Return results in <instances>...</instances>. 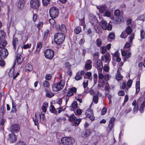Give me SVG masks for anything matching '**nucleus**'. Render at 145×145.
I'll list each match as a JSON object with an SVG mask.
<instances>
[{
    "mask_svg": "<svg viewBox=\"0 0 145 145\" xmlns=\"http://www.w3.org/2000/svg\"><path fill=\"white\" fill-rule=\"evenodd\" d=\"M65 38V35L62 33H58L54 36V41L57 44H60L63 42Z\"/></svg>",
    "mask_w": 145,
    "mask_h": 145,
    "instance_id": "f257e3e1",
    "label": "nucleus"
},
{
    "mask_svg": "<svg viewBox=\"0 0 145 145\" xmlns=\"http://www.w3.org/2000/svg\"><path fill=\"white\" fill-rule=\"evenodd\" d=\"M61 141L63 145H72L75 141L73 137H65L61 138Z\"/></svg>",
    "mask_w": 145,
    "mask_h": 145,
    "instance_id": "f03ea898",
    "label": "nucleus"
},
{
    "mask_svg": "<svg viewBox=\"0 0 145 145\" xmlns=\"http://www.w3.org/2000/svg\"><path fill=\"white\" fill-rule=\"evenodd\" d=\"M50 16L52 18H55L57 17L59 14V10L55 7H51L49 10Z\"/></svg>",
    "mask_w": 145,
    "mask_h": 145,
    "instance_id": "7ed1b4c3",
    "label": "nucleus"
},
{
    "mask_svg": "<svg viewBox=\"0 0 145 145\" xmlns=\"http://www.w3.org/2000/svg\"><path fill=\"white\" fill-rule=\"evenodd\" d=\"M12 44L15 52L17 50L18 51H22V47H20V45L18 43V40L17 38H14L13 39L12 41Z\"/></svg>",
    "mask_w": 145,
    "mask_h": 145,
    "instance_id": "20e7f679",
    "label": "nucleus"
},
{
    "mask_svg": "<svg viewBox=\"0 0 145 145\" xmlns=\"http://www.w3.org/2000/svg\"><path fill=\"white\" fill-rule=\"evenodd\" d=\"M99 24L104 30H111L112 29V25L110 24L107 25L105 20H102L99 22Z\"/></svg>",
    "mask_w": 145,
    "mask_h": 145,
    "instance_id": "39448f33",
    "label": "nucleus"
},
{
    "mask_svg": "<svg viewBox=\"0 0 145 145\" xmlns=\"http://www.w3.org/2000/svg\"><path fill=\"white\" fill-rule=\"evenodd\" d=\"M44 54L46 58L50 59L53 58L54 53L52 50L50 49H48L45 50Z\"/></svg>",
    "mask_w": 145,
    "mask_h": 145,
    "instance_id": "423d86ee",
    "label": "nucleus"
},
{
    "mask_svg": "<svg viewBox=\"0 0 145 145\" xmlns=\"http://www.w3.org/2000/svg\"><path fill=\"white\" fill-rule=\"evenodd\" d=\"M94 66L98 71V72H101L103 69V65L101 60L98 59L94 65Z\"/></svg>",
    "mask_w": 145,
    "mask_h": 145,
    "instance_id": "0eeeda50",
    "label": "nucleus"
},
{
    "mask_svg": "<svg viewBox=\"0 0 145 145\" xmlns=\"http://www.w3.org/2000/svg\"><path fill=\"white\" fill-rule=\"evenodd\" d=\"M16 59L18 64H20L23 61V59L21 55L22 54V51H18L17 50L16 51Z\"/></svg>",
    "mask_w": 145,
    "mask_h": 145,
    "instance_id": "6e6552de",
    "label": "nucleus"
},
{
    "mask_svg": "<svg viewBox=\"0 0 145 145\" xmlns=\"http://www.w3.org/2000/svg\"><path fill=\"white\" fill-rule=\"evenodd\" d=\"M86 116L89 118L91 120L93 121L95 119L93 110L91 109H88L86 111Z\"/></svg>",
    "mask_w": 145,
    "mask_h": 145,
    "instance_id": "1a4fd4ad",
    "label": "nucleus"
},
{
    "mask_svg": "<svg viewBox=\"0 0 145 145\" xmlns=\"http://www.w3.org/2000/svg\"><path fill=\"white\" fill-rule=\"evenodd\" d=\"M30 5L32 8L36 9L39 8V2L38 0H31Z\"/></svg>",
    "mask_w": 145,
    "mask_h": 145,
    "instance_id": "9d476101",
    "label": "nucleus"
},
{
    "mask_svg": "<svg viewBox=\"0 0 145 145\" xmlns=\"http://www.w3.org/2000/svg\"><path fill=\"white\" fill-rule=\"evenodd\" d=\"M8 54V51L5 48L1 49L0 50V57L2 59L5 58Z\"/></svg>",
    "mask_w": 145,
    "mask_h": 145,
    "instance_id": "9b49d317",
    "label": "nucleus"
},
{
    "mask_svg": "<svg viewBox=\"0 0 145 145\" xmlns=\"http://www.w3.org/2000/svg\"><path fill=\"white\" fill-rule=\"evenodd\" d=\"M89 20L91 25H95L97 23L98 21L95 16L94 15L90 14L89 15Z\"/></svg>",
    "mask_w": 145,
    "mask_h": 145,
    "instance_id": "f8f14e48",
    "label": "nucleus"
},
{
    "mask_svg": "<svg viewBox=\"0 0 145 145\" xmlns=\"http://www.w3.org/2000/svg\"><path fill=\"white\" fill-rule=\"evenodd\" d=\"M111 57L109 53H107L105 55L101 57L102 60L106 63H108L110 61Z\"/></svg>",
    "mask_w": 145,
    "mask_h": 145,
    "instance_id": "ddd939ff",
    "label": "nucleus"
},
{
    "mask_svg": "<svg viewBox=\"0 0 145 145\" xmlns=\"http://www.w3.org/2000/svg\"><path fill=\"white\" fill-rule=\"evenodd\" d=\"M85 73V71L84 70H82L80 71H79L76 74L75 77V79L77 80H78L81 79L82 78V76Z\"/></svg>",
    "mask_w": 145,
    "mask_h": 145,
    "instance_id": "4468645a",
    "label": "nucleus"
},
{
    "mask_svg": "<svg viewBox=\"0 0 145 145\" xmlns=\"http://www.w3.org/2000/svg\"><path fill=\"white\" fill-rule=\"evenodd\" d=\"M92 62L91 60H88L86 61L85 63L84 69L87 70L91 69L92 68L91 64Z\"/></svg>",
    "mask_w": 145,
    "mask_h": 145,
    "instance_id": "2eb2a0df",
    "label": "nucleus"
},
{
    "mask_svg": "<svg viewBox=\"0 0 145 145\" xmlns=\"http://www.w3.org/2000/svg\"><path fill=\"white\" fill-rule=\"evenodd\" d=\"M131 54V52H127L126 50H124L121 52L122 56H125L124 61L125 60L130 57Z\"/></svg>",
    "mask_w": 145,
    "mask_h": 145,
    "instance_id": "dca6fc26",
    "label": "nucleus"
},
{
    "mask_svg": "<svg viewBox=\"0 0 145 145\" xmlns=\"http://www.w3.org/2000/svg\"><path fill=\"white\" fill-rule=\"evenodd\" d=\"M20 130L19 126L17 124L13 125L10 127V131L11 132H16Z\"/></svg>",
    "mask_w": 145,
    "mask_h": 145,
    "instance_id": "f3484780",
    "label": "nucleus"
},
{
    "mask_svg": "<svg viewBox=\"0 0 145 145\" xmlns=\"http://www.w3.org/2000/svg\"><path fill=\"white\" fill-rule=\"evenodd\" d=\"M76 91V89L74 87L71 88L67 94V96H71L73 95Z\"/></svg>",
    "mask_w": 145,
    "mask_h": 145,
    "instance_id": "a211bd4d",
    "label": "nucleus"
},
{
    "mask_svg": "<svg viewBox=\"0 0 145 145\" xmlns=\"http://www.w3.org/2000/svg\"><path fill=\"white\" fill-rule=\"evenodd\" d=\"M114 14L115 15L118 17V19H117L118 22H121L123 21V18H119V17L120 16V10L118 9H116L115 10L114 12Z\"/></svg>",
    "mask_w": 145,
    "mask_h": 145,
    "instance_id": "6ab92c4d",
    "label": "nucleus"
},
{
    "mask_svg": "<svg viewBox=\"0 0 145 145\" xmlns=\"http://www.w3.org/2000/svg\"><path fill=\"white\" fill-rule=\"evenodd\" d=\"M16 140V137L14 133L11 134L9 135V138H8V140L10 142H13L15 141Z\"/></svg>",
    "mask_w": 145,
    "mask_h": 145,
    "instance_id": "aec40b11",
    "label": "nucleus"
},
{
    "mask_svg": "<svg viewBox=\"0 0 145 145\" xmlns=\"http://www.w3.org/2000/svg\"><path fill=\"white\" fill-rule=\"evenodd\" d=\"M97 8L99 10L100 13H103L106 10L105 6H98L97 7Z\"/></svg>",
    "mask_w": 145,
    "mask_h": 145,
    "instance_id": "412c9836",
    "label": "nucleus"
},
{
    "mask_svg": "<svg viewBox=\"0 0 145 145\" xmlns=\"http://www.w3.org/2000/svg\"><path fill=\"white\" fill-rule=\"evenodd\" d=\"M24 4V0H20L18 5V7L20 10H22L23 8Z\"/></svg>",
    "mask_w": 145,
    "mask_h": 145,
    "instance_id": "4be33fe9",
    "label": "nucleus"
},
{
    "mask_svg": "<svg viewBox=\"0 0 145 145\" xmlns=\"http://www.w3.org/2000/svg\"><path fill=\"white\" fill-rule=\"evenodd\" d=\"M57 84L58 85V88H59V89L61 90L63 88L64 86L65 85L64 81L63 80H61L60 82Z\"/></svg>",
    "mask_w": 145,
    "mask_h": 145,
    "instance_id": "5701e85b",
    "label": "nucleus"
},
{
    "mask_svg": "<svg viewBox=\"0 0 145 145\" xmlns=\"http://www.w3.org/2000/svg\"><path fill=\"white\" fill-rule=\"evenodd\" d=\"M15 69L14 67H12L11 68L8 72V75L10 77H12L14 74Z\"/></svg>",
    "mask_w": 145,
    "mask_h": 145,
    "instance_id": "b1692460",
    "label": "nucleus"
},
{
    "mask_svg": "<svg viewBox=\"0 0 145 145\" xmlns=\"http://www.w3.org/2000/svg\"><path fill=\"white\" fill-rule=\"evenodd\" d=\"M136 93L138 94L140 90V82L139 81H137L136 82Z\"/></svg>",
    "mask_w": 145,
    "mask_h": 145,
    "instance_id": "393cba45",
    "label": "nucleus"
},
{
    "mask_svg": "<svg viewBox=\"0 0 145 145\" xmlns=\"http://www.w3.org/2000/svg\"><path fill=\"white\" fill-rule=\"evenodd\" d=\"M38 114V113H36L35 114V119H33V121L34 122L35 125H37L38 124V122L39 121H40V119L39 118H39L37 117V114Z\"/></svg>",
    "mask_w": 145,
    "mask_h": 145,
    "instance_id": "a878e982",
    "label": "nucleus"
},
{
    "mask_svg": "<svg viewBox=\"0 0 145 145\" xmlns=\"http://www.w3.org/2000/svg\"><path fill=\"white\" fill-rule=\"evenodd\" d=\"M7 44V42L5 40L0 42V48L2 49L5 48Z\"/></svg>",
    "mask_w": 145,
    "mask_h": 145,
    "instance_id": "bb28decb",
    "label": "nucleus"
},
{
    "mask_svg": "<svg viewBox=\"0 0 145 145\" xmlns=\"http://www.w3.org/2000/svg\"><path fill=\"white\" fill-rule=\"evenodd\" d=\"M52 89L53 91H57L59 90H60L59 88H58V85L57 84H53L52 86Z\"/></svg>",
    "mask_w": 145,
    "mask_h": 145,
    "instance_id": "cd10ccee",
    "label": "nucleus"
},
{
    "mask_svg": "<svg viewBox=\"0 0 145 145\" xmlns=\"http://www.w3.org/2000/svg\"><path fill=\"white\" fill-rule=\"evenodd\" d=\"M5 36V33L3 30H0V41L4 39Z\"/></svg>",
    "mask_w": 145,
    "mask_h": 145,
    "instance_id": "c85d7f7f",
    "label": "nucleus"
},
{
    "mask_svg": "<svg viewBox=\"0 0 145 145\" xmlns=\"http://www.w3.org/2000/svg\"><path fill=\"white\" fill-rule=\"evenodd\" d=\"M42 46V43L40 42H38L37 46L36 52H39L41 49Z\"/></svg>",
    "mask_w": 145,
    "mask_h": 145,
    "instance_id": "c756f323",
    "label": "nucleus"
},
{
    "mask_svg": "<svg viewBox=\"0 0 145 145\" xmlns=\"http://www.w3.org/2000/svg\"><path fill=\"white\" fill-rule=\"evenodd\" d=\"M66 116L69 118V120L71 121H72L75 119V116L74 114H72L70 116H69L68 114H66Z\"/></svg>",
    "mask_w": 145,
    "mask_h": 145,
    "instance_id": "7c9ffc66",
    "label": "nucleus"
},
{
    "mask_svg": "<svg viewBox=\"0 0 145 145\" xmlns=\"http://www.w3.org/2000/svg\"><path fill=\"white\" fill-rule=\"evenodd\" d=\"M54 18L50 19L49 20L50 23V24L52 27H53L56 26V22L55 20L53 19Z\"/></svg>",
    "mask_w": 145,
    "mask_h": 145,
    "instance_id": "2f4dec72",
    "label": "nucleus"
},
{
    "mask_svg": "<svg viewBox=\"0 0 145 145\" xmlns=\"http://www.w3.org/2000/svg\"><path fill=\"white\" fill-rule=\"evenodd\" d=\"M122 78V76H121L120 71L119 70H118L117 71V74L116 76V78L118 81L120 80Z\"/></svg>",
    "mask_w": 145,
    "mask_h": 145,
    "instance_id": "473e14b6",
    "label": "nucleus"
},
{
    "mask_svg": "<svg viewBox=\"0 0 145 145\" xmlns=\"http://www.w3.org/2000/svg\"><path fill=\"white\" fill-rule=\"evenodd\" d=\"M145 107V101H144L142 104H141L140 108V111L141 113H142L144 111V108Z\"/></svg>",
    "mask_w": 145,
    "mask_h": 145,
    "instance_id": "72a5a7b5",
    "label": "nucleus"
},
{
    "mask_svg": "<svg viewBox=\"0 0 145 145\" xmlns=\"http://www.w3.org/2000/svg\"><path fill=\"white\" fill-rule=\"evenodd\" d=\"M25 69L26 72H30L32 70L33 67L31 65L28 64L27 65Z\"/></svg>",
    "mask_w": 145,
    "mask_h": 145,
    "instance_id": "f704fd0d",
    "label": "nucleus"
},
{
    "mask_svg": "<svg viewBox=\"0 0 145 145\" xmlns=\"http://www.w3.org/2000/svg\"><path fill=\"white\" fill-rule=\"evenodd\" d=\"M140 35L141 37L140 40L142 41V40L143 39H144L145 37V32L144 30L142 29H141L140 30Z\"/></svg>",
    "mask_w": 145,
    "mask_h": 145,
    "instance_id": "c9c22d12",
    "label": "nucleus"
},
{
    "mask_svg": "<svg viewBox=\"0 0 145 145\" xmlns=\"http://www.w3.org/2000/svg\"><path fill=\"white\" fill-rule=\"evenodd\" d=\"M50 110L52 113H54V114H57V112L55 110L54 106L53 105H50Z\"/></svg>",
    "mask_w": 145,
    "mask_h": 145,
    "instance_id": "e433bc0d",
    "label": "nucleus"
},
{
    "mask_svg": "<svg viewBox=\"0 0 145 145\" xmlns=\"http://www.w3.org/2000/svg\"><path fill=\"white\" fill-rule=\"evenodd\" d=\"M81 29L80 27H78L74 29V32L76 34H78L81 31Z\"/></svg>",
    "mask_w": 145,
    "mask_h": 145,
    "instance_id": "4c0bfd02",
    "label": "nucleus"
},
{
    "mask_svg": "<svg viewBox=\"0 0 145 145\" xmlns=\"http://www.w3.org/2000/svg\"><path fill=\"white\" fill-rule=\"evenodd\" d=\"M93 99L95 103L97 104L98 103V95H94L93 97Z\"/></svg>",
    "mask_w": 145,
    "mask_h": 145,
    "instance_id": "58836bf2",
    "label": "nucleus"
},
{
    "mask_svg": "<svg viewBox=\"0 0 145 145\" xmlns=\"http://www.w3.org/2000/svg\"><path fill=\"white\" fill-rule=\"evenodd\" d=\"M127 86L128 87V88H127L125 90V91L126 92H127L128 89L131 86L132 84V81L131 80H129L127 83Z\"/></svg>",
    "mask_w": 145,
    "mask_h": 145,
    "instance_id": "ea45409f",
    "label": "nucleus"
},
{
    "mask_svg": "<svg viewBox=\"0 0 145 145\" xmlns=\"http://www.w3.org/2000/svg\"><path fill=\"white\" fill-rule=\"evenodd\" d=\"M126 32L128 34H129L132 32V30L130 26H128L126 29Z\"/></svg>",
    "mask_w": 145,
    "mask_h": 145,
    "instance_id": "a19ab883",
    "label": "nucleus"
},
{
    "mask_svg": "<svg viewBox=\"0 0 145 145\" xmlns=\"http://www.w3.org/2000/svg\"><path fill=\"white\" fill-rule=\"evenodd\" d=\"M102 42L101 40L98 38L97 39L96 41V44L98 47H99L102 44Z\"/></svg>",
    "mask_w": 145,
    "mask_h": 145,
    "instance_id": "79ce46f5",
    "label": "nucleus"
},
{
    "mask_svg": "<svg viewBox=\"0 0 145 145\" xmlns=\"http://www.w3.org/2000/svg\"><path fill=\"white\" fill-rule=\"evenodd\" d=\"M54 95V93L52 92H50V91L46 93V97L48 98H51Z\"/></svg>",
    "mask_w": 145,
    "mask_h": 145,
    "instance_id": "37998d69",
    "label": "nucleus"
},
{
    "mask_svg": "<svg viewBox=\"0 0 145 145\" xmlns=\"http://www.w3.org/2000/svg\"><path fill=\"white\" fill-rule=\"evenodd\" d=\"M115 36V34L112 32H111L109 34L108 37H109L110 39H114Z\"/></svg>",
    "mask_w": 145,
    "mask_h": 145,
    "instance_id": "c03bdc74",
    "label": "nucleus"
},
{
    "mask_svg": "<svg viewBox=\"0 0 145 145\" xmlns=\"http://www.w3.org/2000/svg\"><path fill=\"white\" fill-rule=\"evenodd\" d=\"M43 105H44L42 107L41 109L43 112H46V106H48V104L47 103H44Z\"/></svg>",
    "mask_w": 145,
    "mask_h": 145,
    "instance_id": "a18cd8bd",
    "label": "nucleus"
},
{
    "mask_svg": "<svg viewBox=\"0 0 145 145\" xmlns=\"http://www.w3.org/2000/svg\"><path fill=\"white\" fill-rule=\"evenodd\" d=\"M12 108L11 110V112H16V106L15 104H14L13 101L12 102Z\"/></svg>",
    "mask_w": 145,
    "mask_h": 145,
    "instance_id": "49530a36",
    "label": "nucleus"
},
{
    "mask_svg": "<svg viewBox=\"0 0 145 145\" xmlns=\"http://www.w3.org/2000/svg\"><path fill=\"white\" fill-rule=\"evenodd\" d=\"M43 84L44 87L47 88H48L50 87L49 82L46 80H45Z\"/></svg>",
    "mask_w": 145,
    "mask_h": 145,
    "instance_id": "de8ad7c7",
    "label": "nucleus"
},
{
    "mask_svg": "<svg viewBox=\"0 0 145 145\" xmlns=\"http://www.w3.org/2000/svg\"><path fill=\"white\" fill-rule=\"evenodd\" d=\"M78 106V104L76 101H74L72 103L71 106L73 108H76Z\"/></svg>",
    "mask_w": 145,
    "mask_h": 145,
    "instance_id": "09e8293b",
    "label": "nucleus"
},
{
    "mask_svg": "<svg viewBox=\"0 0 145 145\" xmlns=\"http://www.w3.org/2000/svg\"><path fill=\"white\" fill-rule=\"evenodd\" d=\"M138 20L144 21L145 20V14L140 15L138 17Z\"/></svg>",
    "mask_w": 145,
    "mask_h": 145,
    "instance_id": "8fccbe9b",
    "label": "nucleus"
},
{
    "mask_svg": "<svg viewBox=\"0 0 145 145\" xmlns=\"http://www.w3.org/2000/svg\"><path fill=\"white\" fill-rule=\"evenodd\" d=\"M135 35L133 33L131 34L129 36V42L131 43L132 42L133 39L134 38Z\"/></svg>",
    "mask_w": 145,
    "mask_h": 145,
    "instance_id": "3c124183",
    "label": "nucleus"
},
{
    "mask_svg": "<svg viewBox=\"0 0 145 145\" xmlns=\"http://www.w3.org/2000/svg\"><path fill=\"white\" fill-rule=\"evenodd\" d=\"M95 25L94 27V29L97 32V33L100 32L101 31L100 30V29H101V28L98 25Z\"/></svg>",
    "mask_w": 145,
    "mask_h": 145,
    "instance_id": "603ef678",
    "label": "nucleus"
},
{
    "mask_svg": "<svg viewBox=\"0 0 145 145\" xmlns=\"http://www.w3.org/2000/svg\"><path fill=\"white\" fill-rule=\"evenodd\" d=\"M50 2V0H42V3L43 5L47 6Z\"/></svg>",
    "mask_w": 145,
    "mask_h": 145,
    "instance_id": "864d4df0",
    "label": "nucleus"
},
{
    "mask_svg": "<svg viewBox=\"0 0 145 145\" xmlns=\"http://www.w3.org/2000/svg\"><path fill=\"white\" fill-rule=\"evenodd\" d=\"M86 74L87 76L88 77V78L91 80L92 78V77L91 76V73L90 72H87V73H86Z\"/></svg>",
    "mask_w": 145,
    "mask_h": 145,
    "instance_id": "5fc2aeb1",
    "label": "nucleus"
},
{
    "mask_svg": "<svg viewBox=\"0 0 145 145\" xmlns=\"http://www.w3.org/2000/svg\"><path fill=\"white\" fill-rule=\"evenodd\" d=\"M4 113V107L1 106L0 108V117H1L3 116Z\"/></svg>",
    "mask_w": 145,
    "mask_h": 145,
    "instance_id": "6e6d98bb",
    "label": "nucleus"
},
{
    "mask_svg": "<svg viewBox=\"0 0 145 145\" xmlns=\"http://www.w3.org/2000/svg\"><path fill=\"white\" fill-rule=\"evenodd\" d=\"M90 134V132L89 130H87L86 131L85 133L84 134V136H83V135H82V136L83 137H84L85 136L86 137H87L89 136Z\"/></svg>",
    "mask_w": 145,
    "mask_h": 145,
    "instance_id": "4d7b16f0",
    "label": "nucleus"
},
{
    "mask_svg": "<svg viewBox=\"0 0 145 145\" xmlns=\"http://www.w3.org/2000/svg\"><path fill=\"white\" fill-rule=\"evenodd\" d=\"M103 15L104 16H106L107 17H109L111 15V14L109 11H106L103 14Z\"/></svg>",
    "mask_w": 145,
    "mask_h": 145,
    "instance_id": "13d9d810",
    "label": "nucleus"
},
{
    "mask_svg": "<svg viewBox=\"0 0 145 145\" xmlns=\"http://www.w3.org/2000/svg\"><path fill=\"white\" fill-rule=\"evenodd\" d=\"M60 29L63 32H65L66 31V28L65 26L64 25H61V27L60 28Z\"/></svg>",
    "mask_w": 145,
    "mask_h": 145,
    "instance_id": "bf43d9fd",
    "label": "nucleus"
},
{
    "mask_svg": "<svg viewBox=\"0 0 145 145\" xmlns=\"http://www.w3.org/2000/svg\"><path fill=\"white\" fill-rule=\"evenodd\" d=\"M40 117V119H41L42 120L44 121L45 119V117L44 116V114L42 112L41 113V114L39 116Z\"/></svg>",
    "mask_w": 145,
    "mask_h": 145,
    "instance_id": "052dcab7",
    "label": "nucleus"
},
{
    "mask_svg": "<svg viewBox=\"0 0 145 145\" xmlns=\"http://www.w3.org/2000/svg\"><path fill=\"white\" fill-rule=\"evenodd\" d=\"M99 53L97 52H95L93 55L94 58L97 59L99 58Z\"/></svg>",
    "mask_w": 145,
    "mask_h": 145,
    "instance_id": "680f3d73",
    "label": "nucleus"
},
{
    "mask_svg": "<svg viewBox=\"0 0 145 145\" xmlns=\"http://www.w3.org/2000/svg\"><path fill=\"white\" fill-rule=\"evenodd\" d=\"M71 65L68 62H67L65 63V67L67 68L68 70L71 69Z\"/></svg>",
    "mask_w": 145,
    "mask_h": 145,
    "instance_id": "e2e57ef3",
    "label": "nucleus"
},
{
    "mask_svg": "<svg viewBox=\"0 0 145 145\" xmlns=\"http://www.w3.org/2000/svg\"><path fill=\"white\" fill-rule=\"evenodd\" d=\"M88 85V80H85L83 82V87L84 88H86Z\"/></svg>",
    "mask_w": 145,
    "mask_h": 145,
    "instance_id": "0e129e2a",
    "label": "nucleus"
},
{
    "mask_svg": "<svg viewBox=\"0 0 145 145\" xmlns=\"http://www.w3.org/2000/svg\"><path fill=\"white\" fill-rule=\"evenodd\" d=\"M114 124L109 123L108 124V128L107 129V131H110L113 127Z\"/></svg>",
    "mask_w": 145,
    "mask_h": 145,
    "instance_id": "69168bd1",
    "label": "nucleus"
},
{
    "mask_svg": "<svg viewBox=\"0 0 145 145\" xmlns=\"http://www.w3.org/2000/svg\"><path fill=\"white\" fill-rule=\"evenodd\" d=\"M21 24L24 28H25L27 25L26 21L25 20H23L21 21Z\"/></svg>",
    "mask_w": 145,
    "mask_h": 145,
    "instance_id": "338daca9",
    "label": "nucleus"
},
{
    "mask_svg": "<svg viewBox=\"0 0 145 145\" xmlns=\"http://www.w3.org/2000/svg\"><path fill=\"white\" fill-rule=\"evenodd\" d=\"M81 120V119H77L74 121V123L75 124L78 125Z\"/></svg>",
    "mask_w": 145,
    "mask_h": 145,
    "instance_id": "774afa93",
    "label": "nucleus"
}]
</instances>
